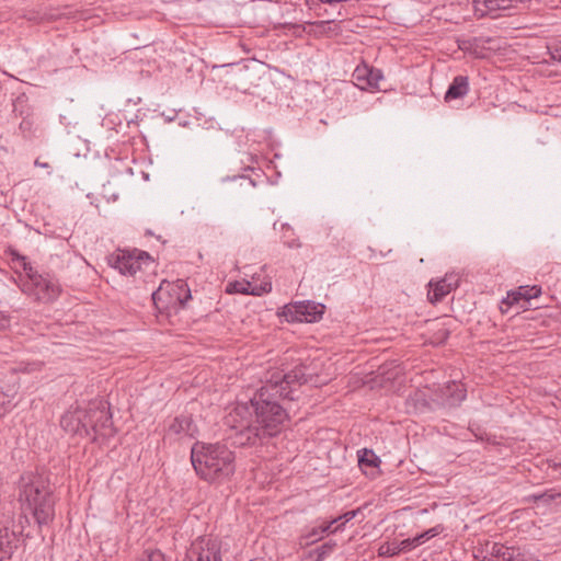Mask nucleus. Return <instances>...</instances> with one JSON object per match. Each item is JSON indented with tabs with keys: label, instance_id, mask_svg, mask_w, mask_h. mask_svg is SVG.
<instances>
[{
	"label": "nucleus",
	"instance_id": "1",
	"mask_svg": "<svg viewBox=\"0 0 561 561\" xmlns=\"http://www.w3.org/2000/svg\"><path fill=\"white\" fill-rule=\"evenodd\" d=\"M308 381L304 367H296L287 374L274 371L250 403L236 405L225 417L233 444L254 446L279 433L288 414L276 399H293V387Z\"/></svg>",
	"mask_w": 561,
	"mask_h": 561
},
{
	"label": "nucleus",
	"instance_id": "2",
	"mask_svg": "<svg viewBox=\"0 0 561 561\" xmlns=\"http://www.w3.org/2000/svg\"><path fill=\"white\" fill-rule=\"evenodd\" d=\"M191 462L196 474L207 482H224L236 471L234 453L221 443L195 442L191 448Z\"/></svg>",
	"mask_w": 561,
	"mask_h": 561
},
{
	"label": "nucleus",
	"instance_id": "3",
	"mask_svg": "<svg viewBox=\"0 0 561 561\" xmlns=\"http://www.w3.org/2000/svg\"><path fill=\"white\" fill-rule=\"evenodd\" d=\"M151 296L156 308L160 312H176L185 307L192 297L191 289L183 279L162 280L159 288Z\"/></svg>",
	"mask_w": 561,
	"mask_h": 561
},
{
	"label": "nucleus",
	"instance_id": "4",
	"mask_svg": "<svg viewBox=\"0 0 561 561\" xmlns=\"http://www.w3.org/2000/svg\"><path fill=\"white\" fill-rule=\"evenodd\" d=\"M8 260L16 274L15 282L21 290L30 296L35 294L34 272L27 257L20 254L16 250H10L8 252Z\"/></svg>",
	"mask_w": 561,
	"mask_h": 561
},
{
	"label": "nucleus",
	"instance_id": "5",
	"mask_svg": "<svg viewBox=\"0 0 561 561\" xmlns=\"http://www.w3.org/2000/svg\"><path fill=\"white\" fill-rule=\"evenodd\" d=\"M147 252L119 250L110 257V264L123 275H135L144 263L150 262Z\"/></svg>",
	"mask_w": 561,
	"mask_h": 561
},
{
	"label": "nucleus",
	"instance_id": "6",
	"mask_svg": "<svg viewBox=\"0 0 561 561\" xmlns=\"http://www.w3.org/2000/svg\"><path fill=\"white\" fill-rule=\"evenodd\" d=\"M222 542L215 537H198L187 551L190 561H221Z\"/></svg>",
	"mask_w": 561,
	"mask_h": 561
},
{
	"label": "nucleus",
	"instance_id": "7",
	"mask_svg": "<svg viewBox=\"0 0 561 561\" xmlns=\"http://www.w3.org/2000/svg\"><path fill=\"white\" fill-rule=\"evenodd\" d=\"M324 306L313 301H301L285 306L280 316L288 322H316L323 314Z\"/></svg>",
	"mask_w": 561,
	"mask_h": 561
},
{
	"label": "nucleus",
	"instance_id": "8",
	"mask_svg": "<svg viewBox=\"0 0 561 561\" xmlns=\"http://www.w3.org/2000/svg\"><path fill=\"white\" fill-rule=\"evenodd\" d=\"M198 434L197 425L191 415L181 414L173 417L164 431V439L180 443L185 439L195 438Z\"/></svg>",
	"mask_w": 561,
	"mask_h": 561
},
{
	"label": "nucleus",
	"instance_id": "9",
	"mask_svg": "<svg viewBox=\"0 0 561 561\" xmlns=\"http://www.w3.org/2000/svg\"><path fill=\"white\" fill-rule=\"evenodd\" d=\"M89 426L94 434L101 436H112V416L102 401L92 402L89 404Z\"/></svg>",
	"mask_w": 561,
	"mask_h": 561
},
{
	"label": "nucleus",
	"instance_id": "10",
	"mask_svg": "<svg viewBox=\"0 0 561 561\" xmlns=\"http://www.w3.org/2000/svg\"><path fill=\"white\" fill-rule=\"evenodd\" d=\"M89 407L87 409L76 408L66 412L60 423L66 432L75 434H89Z\"/></svg>",
	"mask_w": 561,
	"mask_h": 561
},
{
	"label": "nucleus",
	"instance_id": "11",
	"mask_svg": "<svg viewBox=\"0 0 561 561\" xmlns=\"http://www.w3.org/2000/svg\"><path fill=\"white\" fill-rule=\"evenodd\" d=\"M460 277L457 273H447L442 279L431 280L428 286V300L432 304L442 301L449 293L455 290L459 285Z\"/></svg>",
	"mask_w": 561,
	"mask_h": 561
},
{
	"label": "nucleus",
	"instance_id": "12",
	"mask_svg": "<svg viewBox=\"0 0 561 561\" xmlns=\"http://www.w3.org/2000/svg\"><path fill=\"white\" fill-rule=\"evenodd\" d=\"M382 78V73L379 69L371 68L367 65L357 66L353 72V79L356 85L362 90L379 89V82Z\"/></svg>",
	"mask_w": 561,
	"mask_h": 561
},
{
	"label": "nucleus",
	"instance_id": "13",
	"mask_svg": "<svg viewBox=\"0 0 561 561\" xmlns=\"http://www.w3.org/2000/svg\"><path fill=\"white\" fill-rule=\"evenodd\" d=\"M19 501L25 518H35V484L32 477H22Z\"/></svg>",
	"mask_w": 561,
	"mask_h": 561
},
{
	"label": "nucleus",
	"instance_id": "14",
	"mask_svg": "<svg viewBox=\"0 0 561 561\" xmlns=\"http://www.w3.org/2000/svg\"><path fill=\"white\" fill-rule=\"evenodd\" d=\"M272 289L270 282H263L255 284L245 279L236 280L227 285L226 291L228 294H245L253 296H261L262 294L268 293Z\"/></svg>",
	"mask_w": 561,
	"mask_h": 561
},
{
	"label": "nucleus",
	"instance_id": "15",
	"mask_svg": "<svg viewBox=\"0 0 561 561\" xmlns=\"http://www.w3.org/2000/svg\"><path fill=\"white\" fill-rule=\"evenodd\" d=\"M37 300L51 301L60 294L58 282L50 277L39 276L37 278Z\"/></svg>",
	"mask_w": 561,
	"mask_h": 561
},
{
	"label": "nucleus",
	"instance_id": "16",
	"mask_svg": "<svg viewBox=\"0 0 561 561\" xmlns=\"http://www.w3.org/2000/svg\"><path fill=\"white\" fill-rule=\"evenodd\" d=\"M540 293L541 289L537 286H520L516 291L507 293V297L502 301V304L513 306L518 304L520 300L529 301L533 298H537Z\"/></svg>",
	"mask_w": 561,
	"mask_h": 561
},
{
	"label": "nucleus",
	"instance_id": "17",
	"mask_svg": "<svg viewBox=\"0 0 561 561\" xmlns=\"http://www.w3.org/2000/svg\"><path fill=\"white\" fill-rule=\"evenodd\" d=\"M469 91V81L465 76L454 78L451 84L445 93V101L456 100L465 96Z\"/></svg>",
	"mask_w": 561,
	"mask_h": 561
},
{
	"label": "nucleus",
	"instance_id": "18",
	"mask_svg": "<svg viewBox=\"0 0 561 561\" xmlns=\"http://www.w3.org/2000/svg\"><path fill=\"white\" fill-rule=\"evenodd\" d=\"M55 499L51 493H46L43 501L37 505V524H46L51 520L55 515Z\"/></svg>",
	"mask_w": 561,
	"mask_h": 561
},
{
	"label": "nucleus",
	"instance_id": "19",
	"mask_svg": "<svg viewBox=\"0 0 561 561\" xmlns=\"http://www.w3.org/2000/svg\"><path fill=\"white\" fill-rule=\"evenodd\" d=\"M14 534L8 528L0 527V561L5 560L12 553Z\"/></svg>",
	"mask_w": 561,
	"mask_h": 561
},
{
	"label": "nucleus",
	"instance_id": "20",
	"mask_svg": "<svg viewBox=\"0 0 561 561\" xmlns=\"http://www.w3.org/2000/svg\"><path fill=\"white\" fill-rule=\"evenodd\" d=\"M447 398L450 405H456L466 398V389L461 383L451 381L447 385Z\"/></svg>",
	"mask_w": 561,
	"mask_h": 561
},
{
	"label": "nucleus",
	"instance_id": "21",
	"mask_svg": "<svg viewBox=\"0 0 561 561\" xmlns=\"http://www.w3.org/2000/svg\"><path fill=\"white\" fill-rule=\"evenodd\" d=\"M358 463L359 466L366 467H378L380 463V459L376 456V454L370 449H362L358 451Z\"/></svg>",
	"mask_w": 561,
	"mask_h": 561
},
{
	"label": "nucleus",
	"instance_id": "22",
	"mask_svg": "<svg viewBox=\"0 0 561 561\" xmlns=\"http://www.w3.org/2000/svg\"><path fill=\"white\" fill-rule=\"evenodd\" d=\"M399 549H398V542H383L378 548V556L379 557H394L398 556Z\"/></svg>",
	"mask_w": 561,
	"mask_h": 561
},
{
	"label": "nucleus",
	"instance_id": "23",
	"mask_svg": "<svg viewBox=\"0 0 561 561\" xmlns=\"http://www.w3.org/2000/svg\"><path fill=\"white\" fill-rule=\"evenodd\" d=\"M523 553L513 547L502 549L501 558L503 561H518Z\"/></svg>",
	"mask_w": 561,
	"mask_h": 561
},
{
	"label": "nucleus",
	"instance_id": "24",
	"mask_svg": "<svg viewBox=\"0 0 561 561\" xmlns=\"http://www.w3.org/2000/svg\"><path fill=\"white\" fill-rule=\"evenodd\" d=\"M12 407V397L0 389V417Z\"/></svg>",
	"mask_w": 561,
	"mask_h": 561
},
{
	"label": "nucleus",
	"instance_id": "25",
	"mask_svg": "<svg viewBox=\"0 0 561 561\" xmlns=\"http://www.w3.org/2000/svg\"><path fill=\"white\" fill-rule=\"evenodd\" d=\"M138 561H165L164 556L159 550L145 551Z\"/></svg>",
	"mask_w": 561,
	"mask_h": 561
},
{
	"label": "nucleus",
	"instance_id": "26",
	"mask_svg": "<svg viewBox=\"0 0 561 561\" xmlns=\"http://www.w3.org/2000/svg\"><path fill=\"white\" fill-rule=\"evenodd\" d=\"M335 547V542L329 541L319 547L316 551L318 553L317 561H322L325 556L331 553Z\"/></svg>",
	"mask_w": 561,
	"mask_h": 561
},
{
	"label": "nucleus",
	"instance_id": "27",
	"mask_svg": "<svg viewBox=\"0 0 561 561\" xmlns=\"http://www.w3.org/2000/svg\"><path fill=\"white\" fill-rule=\"evenodd\" d=\"M416 543L414 541V538H408V539H404L400 542H398V549H399V552H407V551H410L414 548H416Z\"/></svg>",
	"mask_w": 561,
	"mask_h": 561
},
{
	"label": "nucleus",
	"instance_id": "28",
	"mask_svg": "<svg viewBox=\"0 0 561 561\" xmlns=\"http://www.w3.org/2000/svg\"><path fill=\"white\" fill-rule=\"evenodd\" d=\"M336 523H339V519H336V518H335V519L331 520L330 523H327V524L321 525V526H320V533H319V534H320V535H324V534H327V533H335L336 530H339V529L341 528V525H337L336 527H334V528L332 529V526H333L334 524H336Z\"/></svg>",
	"mask_w": 561,
	"mask_h": 561
},
{
	"label": "nucleus",
	"instance_id": "29",
	"mask_svg": "<svg viewBox=\"0 0 561 561\" xmlns=\"http://www.w3.org/2000/svg\"><path fill=\"white\" fill-rule=\"evenodd\" d=\"M359 510H353V511H348L346 513H344L343 515H341L340 517H337L336 519H339V522H341V527L343 525H345L347 522L352 520L357 514H358Z\"/></svg>",
	"mask_w": 561,
	"mask_h": 561
},
{
	"label": "nucleus",
	"instance_id": "30",
	"mask_svg": "<svg viewBox=\"0 0 561 561\" xmlns=\"http://www.w3.org/2000/svg\"><path fill=\"white\" fill-rule=\"evenodd\" d=\"M549 49L551 58L561 61V43L551 46Z\"/></svg>",
	"mask_w": 561,
	"mask_h": 561
},
{
	"label": "nucleus",
	"instance_id": "31",
	"mask_svg": "<svg viewBox=\"0 0 561 561\" xmlns=\"http://www.w3.org/2000/svg\"><path fill=\"white\" fill-rule=\"evenodd\" d=\"M320 526L319 527H314L307 536V538L311 541V542H314L319 539H321L323 537V535H320Z\"/></svg>",
	"mask_w": 561,
	"mask_h": 561
},
{
	"label": "nucleus",
	"instance_id": "32",
	"mask_svg": "<svg viewBox=\"0 0 561 561\" xmlns=\"http://www.w3.org/2000/svg\"><path fill=\"white\" fill-rule=\"evenodd\" d=\"M10 327V318L0 311V330H4Z\"/></svg>",
	"mask_w": 561,
	"mask_h": 561
},
{
	"label": "nucleus",
	"instance_id": "33",
	"mask_svg": "<svg viewBox=\"0 0 561 561\" xmlns=\"http://www.w3.org/2000/svg\"><path fill=\"white\" fill-rule=\"evenodd\" d=\"M440 531H442V528L439 526H435L433 528L425 530L424 533L426 535V538L431 539V538L437 536L438 534H440Z\"/></svg>",
	"mask_w": 561,
	"mask_h": 561
},
{
	"label": "nucleus",
	"instance_id": "34",
	"mask_svg": "<svg viewBox=\"0 0 561 561\" xmlns=\"http://www.w3.org/2000/svg\"><path fill=\"white\" fill-rule=\"evenodd\" d=\"M537 501L551 502L554 499V494L542 493L534 496Z\"/></svg>",
	"mask_w": 561,
	"mask_h": 561
},
{
	"label": "nucleus",
	"instance_id": "35",
	"mask_svg": "<svg viewBox=\"0 0 561 561\" xmlns=\"http://www.w3.org/2000/svg\"><path fill=\"white\" fill-rule=\"evenodd\" d=\"M413 538H414V541H415V543H416V546H417V547H419V546H421L422 543H424L425 541H427V540H428V539L426 538L425 533H422V534H420V535H417V536H415V537H413Z\"/></svg>",
	"mask_w": 561,
	"mask_h": 561
},
{
	"label": "nucleus",
	"instance_id": "36",
	"mask_svg": "<svg viewBox=\"0 0 561 561\" xmlns=\"http://www.w3.org/2000/svg\"><path fill=\"white\" fill-rule=\"evenodd\" d=\"M504 546L501 545H494L492 549V553L499 558H501L502 549H504Z\"/></svg>",
	"mask_w": 561,
	"mask_h": 561
},
{
	"label": "nucleus",
	"instance_id": "37",
	"mask_svg": "<svg viewBox=\"0 0 561 561\" xmlns=\"http://www.w3.org/2000/svg\"><path fill=\"white\" fill-rule=\"evenodd\" d=\"M233 180L234 181H240V186H242L243 184H245V185H252L253 184L251 181H249L248 179H245L243 176L234 178Z\"/></svg>",
	"mask_w": 561,
	"mask_h": 561
},
{
	"label": "nucleus",
	"instance_id": "38",
	"mask_svg": "<svg viewBox=\"0 0 561 561\" xmlns=\"http://www.w3.org/2000/svg\"><path fill=\"white\" fill-rule=\"evenodd\" d=\"M518 561H539L531 556L522 554Z\"/></svg>",
	"mask_w": 561,
	"mask_h": 561
},
{
	"label": "nucleus",
	"instance_id": "39",
	"mask_svg": "<svg viewBox=\"0 0 561 561\" xmlns=\"http://www.w3.org/2000/svg\"><path fill=\"white\" fill-rule=\"evenodd\" d=\"M471 46H472V44L470 42H466L462 44V46H460V48L465 49V50H470Z\"/></svg>",
	"mask_w": 561,
	"mask_h": 561
},
{
	"label": "nucleus",
	"instance_id": "40",
	"mask_svg": "<svg viewBox=\"0 0 561 561\" xmlns=\"http://www.w3.org/2000/svg\"><path fill=\"white\" fill-rule=\"evenodd\" d=\"M37 165H39V167H41V168H43V169H50V164H49V163H47V162H45V163H39V162L37 161Z\"/></svg>",
	"mask_w": 561,
	"mask_h": 561
},
{
	"label": "nucleus",
	"instance_id": "41",
	"mask_svg": "<svg viewBox=\"0 0 561 561\" xmlns=\"http://www.w3.org/2000/svg\"><path fill=\"white\" fill-rule=\"evenodd\" d=\"M27 125H28V123H27L26 121H23V122L21 123L20 127H21L22 129H25Z\"/></svg>",
	"mask_w": 561,
	"mask_h": 561
},
{
	"label": "nucleus",
	"instance_id": "42",
	"mask_svg": "<svg viewBox=\"0 0 561 561\" xmlns=\"http://www.w3.org/2000/svg\"><path fill=\"white\" fill-rule=\"evenodd\" d=\"M288 247H289V248H293V247H299V244H298V243H296V242H293V243L288 244Z\"/></svg>",
	"mask_w": 561,
	"mask_h": 561
}]
</instances>
